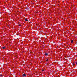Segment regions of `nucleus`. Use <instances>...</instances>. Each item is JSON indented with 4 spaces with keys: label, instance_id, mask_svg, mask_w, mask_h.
Segmentation results:
<instances>
[{
    "label": "nucleus",
    "instance_id": "obj_6",
    "mask_svg": "<svg viewBox=\"0 0 77 77\" xmlns=\"http://www.w3.org/2000/svg\"><path fill=\"white\" fill-rule=\"evenodd\" d=\"M48 59H47L46 60V61H48Z\"/></svg>",
    "mask_w": 77,
    "mask_h": 77
},
{
    "label": "nucleus",
    "instance_id": "obj_3",
    "mask_svg": "<svg viewBox=\"0 0 77 77\" xmlns=\"http://www.w3.org/2000/svg\"><path fill=\"white\" fill-rule=\"evenodd\" d=\"M3 49H5V48H6L5 47H3L2 48Z\"/></svg>",
    "mask_w": 77,
    "mask_h": 77
},
{
    "label": "nucleus",
    "instance_id": "obj_2",
    "mask_svg": "<svg viewBox=\"0 0 77 77\" xmlns=\"http://www.w3.org/2000/svg\"><path fill=\"white\" fill-rule=\"evenodd\" d=\"M25 20L26 21H28V20H27V18H26V19H25Z\"/></svg>",
    "mask_w": 77,
    "mask_h": 77
},
{
    "label": "nucleus",
    "instance_id": "obj_10",
    "mask_svg": "<svg viewBox=\"0 0 77 77\" xmlns=\"http://www.w3.org/2000/svg\"><path fill=\"white\" fill-rule=\"evenodd\" d=\"M44 71V70L43 69V70H42V71Z\"/></svg>",
    "mask_w": 77,
    "mask_h": 77
},
{
    "label": "nucleus",
    "instance_id": "obj_7",
    "mask_svg": "<svg viewBox=\"0 0 77 77\" xmlns=\"http://www.w3.org/2000/svg\"><path fill=\"white\" fill-rule=\"evenodd\" d=\"M75 65V63H73V65Z\"/></svg>",
    "mask_w": 77,
    "mask_h": 77
},
{
    "label": "nucleus",
    "instance_id": "obj_9",
    "mask_svg": "<svg viewBox=\"0 0 77 77\" xmlns=\"http://www.w3.org/2000/svg\"><path fill=\"white\" fill-rule=\"evenodd\" d=\"M19 26H21V25L20 24L19 25Z\"/></svg>",
    "mask_w": 77,
    "mask_h": 77
},
{
    "label": "nucleus",
    "instance_id": "obj_4",
    "mask_svg": "<svg viewBox=\"0 0 77 77\" xmlns=\"http://www.w3.org/2000/svg\"><path fill=\"white\" fill-rule=\"evenodd\" d=\"M72 42H73V40H72L71 41V43H72Z\"/></svg>",
    "mask_w": 77,
    "mask_h": 77
},
{
    "label": "nucleus",
    "instance_id": "obj_5",
    "mask_svg": "<svg viewBox=\"0 0 77 77\" xmlns=\"http://www.w3.org/2000/svg\"><path fill=\"white\" fill-rule=\"evenodd\" d=\"M45 55H48V54H47V53H45Z\"/></svg>",
    "mask_w": 77,
    "mask_h": 77
},
{
    "label": "nucleus",
    "instance_id": "obj_8",
    "mask_svg": "<svg viewBox=\"0 0 77 77\" xmlns=\"http://www.w3.org/2000/svg\"><path fill=\"white\" fill-rule=\"evenodd\" d=\"M76 65H77V62H76Z\"/></svg>",
    "mask_w": 77,
    "mask_h": 77
},
{
    "label": "nucleus",
    "instance_id": "obj_1",
    "mask_svg": "<svg viewBox=\"0 0 77 77\" xmlns=\"http://www.w3.org/2000/svg\"><path fill=\"white\" fill-rule=\"evenodd\" d=\"M23 77H26V74L24 73L23 74Z\"/></svg>",
    "mask_w": 77,
    "mask_h": 77
},
{
    "label": "nucleus",
    "instance_id": "obj_11",
    "mask_svg": "<svg viewBox=\"0 0 77 77\" xmlns=\"http://www.w3.org/2000/svg\"><path fill=\"white\" fill-rule=\"evenodd\" d=\"M0 76H2V75H0Z\"/></svg>",
    "mask_w": 77,
    "mask_h": 77
}]
</instances>
